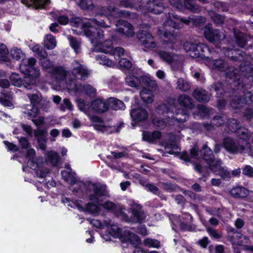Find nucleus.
<instances>
[{"label": "nucleus", "mask_w": 253, "mask_h": 253, "mask_svg": "<svg viewBox=\"0 0 253 253\" xmlns=\"http://www.w3.org/2000/svg\"><path fill=\"white\" fill-rule=\"evenodd\" d=\"M93 191L94 193L97 196H102L105 195L106 187L104 185L98 184H93Z\"/></svg>", "instance_id": "55"}, {"label": "nucleus", "mask_w": 253, "mask_h": 253, "mask_svg": "<svg viewBox=\"0 0 253 253\" xmlns=\"http://www.w3.org/2000/svg\"><path fill=\"white\" fill-rule=\"evenodd\" d=\"M69 41L70 45L74 49V51L77 53H79L81 51V42L76 37L69 35L67 37Z\"/></svg>", "instance_id": "36"}, {"label": "nucleus", "mask_w": 253, "mask_h": 253, "mask_svg": "<svg viewBox=\"0 0 253 253\" xmlns=\"http://www.w3.org/2000/svg\"><path fill=\"white\" fill-rule=\"evenodd\" d=\"M199 154L200 157L206 161L210 169L211 165H215V161H214L212 152L206 144L203 146L202 150H200L199 153L198 151L197 148L194 147L191 149L190 155L187 152H184L181 155L180 158L185 161L189 162L190 161V157L198 158Z\"/></svg>", "instance_id": "5"}, {"label": "nucleus", "mask_w": 253, "mask_h": 253, "mask_svg": "<svg viewBox=\"0 0 253 253\" xmlns=\"http://www.w3.org/2000/svg\"><path fill=\"white\" fill-rule=\"evenodd\" d=\"M157 110L158 113L163 115L170 125L174 124L176 122L178 123H183L186 121L188 117L187 112L180 109L176 110L174 116L173 110L166 104L159 106Z\"/></svg>", "instance_id": "3"}, {"label": "nucleus", "mask_w": 253, "mask_h": 253, "mask_svg": "<svg viewBox=\"0 0 253 253\" xmlns=\"http://www.w3.org/2000/svg\"><path fill=\"white\" fill-rule=\"evenodd\" d=\"M164 8L163 2L160 0H149L147 2V9L154 14H158L161 13Z\"/></svg>", "instance_id": "18"}, {"label": "nucleus", "mask_w": 253, "mask_h": 253, "mask_svg": "<svg viewBox=\"0 0 253 253\" xmlns=\"http://www.w3.org/2000/svg\"><path fill=\"white\" fill-rule=\"evenodd\" d=\"M116 31L127 37H132L134 35L133 26L127 21L119 20L117 21Z\"/></svg>", "instance_id": "15"}, {"label": "nucleus", "mask_w": 253, "mask_h": 253, "mask_svg": "<svg viewBox=\"0 0 253 253\" xmlns=\"http://www.w3.org/2000/svg\"><path fill=\"white\" fill-rule=\"evenodd\" d=\"M40 63L44 70H49L50 71L55 67L50 60L45 58L40 59Z\"/></svg>", "instance_id": "58"}, {"label": "nucleus", "mask_w": 253, "mask_h": 253, "mask_svg": "<svg viewBox=\"0 0 253 253\" xmlns=\"http://www.w3.org/2000/svg\"><path fill=\"white\" fill-rule=\"evenodd\" d=\"M78 89L89 95V96H94L95 94L96 90L91 85L89 84L79 85Z\"/></svg>", "instance_id": "45"}, {"label": "nucleus", "mask_w": 253, "mask_h": 253, "mask_svg": "<svg viewBox=\"0 0 253 253\" xmlns=\"http://www.w3.org/2000/svg\"><path fill=\"white\" fill-rule=\"evenodd\" d=\"M23 113L28 118H34L39 115V109L36 106L27 104L24 106Z\"/></svg>", "instance_id": "30"}, {"label": "nucleus", "mask_w": 253, "mask_h": 253, "mask_svg": "<svg viewBox=\"0 0 253 253\" xmlns=\"http://www.w3.org/2000/svg\"><path fill=\"white\" fill-rule=\"evenodd\" d=\"M252 69L251 65L248 62L242 63L240 65V70L243 75L245 76H250L249 74L252 73Z\"/></svg>", "instance_id": "52"}, {"label": "nucleus", "mask_w": 253, "mask_h": 253, "mask_svg": "<svg viewBox=\"0 0 253 253\" xmlns=\"http://www.w3.org/2000/svg\"><path fill=\"white\" fill-rule=\"evenodd\" d=\"M213 10L217 12L227 11L228 7L226 4L219 1H216L211 4Z\"/></svg>", "instance_id": "48"}, {"label": "nucleus", "mask_w": 253, "mask_h": 253, "mask_svg": "<svg viewBox=\"0 0 253 253\" xmlns=\"http://www.w3.org/2000/svg\"><path fill=\"white\" fill-rule=\"evenodd\" d=\"M119 65L127 70H130L132 64L131 62L126 58H122L119 60Z\"/></svg>", "instance_id": "62"}, {"label": "nucleus", "mask_w": 253, "mask_h": 253, "mask_svg": "<svg viewBox=\"0 0 253 253\" xmlns=\"http://www.w3.org/2000/svg\"><path fill=\"white\" fill-rule=\"evenodd\" d=\"M158 54L159 57L166 62L170 63L172 62L173 59V54L167 52L165 51H160Z\"/></svg>", "instance_id": "53"}, {"label": "nucleus", "mask_w": 253, "mask_h": 253, "mask_svg": "<svg viewBox=\"0 0 253 253\" xmlns=\"http://www.w3.org/2000/svg\"><path fill=\"white\" fill-rule=\"evenodd\" d=\"M126 82L128 86L137 87L140 84V80L137 77L128 75L126 78Z\"/></svg>", "instance_id": "43"}, {"label": "nucleus", "mask_w": 253, "mask_h": 253, "mask_svg": "<svg viewBox=\"0 0 253 253\" xmlns=\"http://www.w3.org/2000/svg\"><path fill=\"white\" fill-rule=\"evenodd\" d=\"M221 161L216 160L215 165H210V169L214 172H218V174L224 179H229L231 177V174L229 171L224 169L221 166Z\"/></svg>", "instance_id": "20"}, {"label": "nucleus", "mask_w": 253, "mask_h": 253, "mask_svg": "<svg viewBox=\"0 0 253 253\" xmlns=\"http://www.w3.org/2000/svg\"><path fill=\"white\" fill-rule=\"evenodd\" d=\"M140 96L142 100L147 103H150L153 101V96L150 90L143 89L140 92Z\"/></svg>", "instance_id": "42"}, {"label": "nucleus", "mask_w": 253, "mask_h": 253, "mask_svg": "<svg viewBox=\"0 0 253 253\" xmlns=\"http://www.w3.org/2000/svg\"><path fill=\"white\" fill-rule=\"evenodd\" d=\"M131 210L133 218L136 222L141 223L145 220L146 214L140 205L134 204L132 206Z\"/></svg>", "instance_id": "21"}, {"label": "nucleus", "mask_w": 253, "mask_h": 253, "mask_svg": "<svg viewBox=\"0 0 253 253\" xmlns=\"http://www.w3.org/2000/svg\"><path fill=\"white\" fill-rule=\"evenodd\" d=\"M92 109L97 113H102L108 109V104L101 99H96L91 104Z\"/></svg>", "instance_id": "25"}, {"label": "nucleus", "mask_w": 253, "mask_h": 253, "mask_svg": "<svg viewBox=\"0 0 253 253\" xmlns=\"http://www.w3.org/2000/svg\"><path fill=\"white\" fill-rule=\"evenodd\" d=\"M8 50L6 45L3 43H0V63L4 61L7 62L9 59L7 57Z\"/></svg>", "instance_id": "47"}, {"label": "nucleus", "mask_w": 253, "mask_h": 253, "mask_svg": "<svg viewBox=\"0 0 253 253\" xmlns=\"http://www.w3.org/2000/svg\"><path fill=\"white\" fill-rule=\"evenodd\" d=\"M183 48L191 57L201 58L204 61L211 52L210 48L204 43L196 44L186 42L184 43Z\"/></svg>", "instance_id": "6"}, {"label": "nucleus", "mask_w": 253, "mask_h": 253, "mask_svg": "<svg viewBox=\"0 0 253 253\" xmlns=\"http://www.w3.org/2000/svg\"><path fill=\"white\" fill-rule=\"evenodd\" d=\"M96 59L100 64L106 65L108 67H111L113 65L112 61L104 55L97 56Z\"/></svg>", "instance_id": "57"}, {"label": "nucleus", "mask_w": 253, "mask_h": 253, "mask_svg": "<svg viewBox=\"0 0 253 253\" xmlns=\"http://www.w3.org/2000/svg\"><path fill=\"white\" fill-rule=\"evenodd\" d=\"M100 14L87 21L83 22L79 17L73 18L70 21V24L73 27L78 28L81 27V31H77V30L73 29L74 33L80 35L83 32L84 35L88 37L92 44H96L97 41L104 38L105 36L104 31L93 27V25L103 28H110V25L106 23L104 19H100L102 15L105 16V18L108 19V16L114 18L127 17L130 16V13L126 10H120L116 7L114 5L110 4L108 7L102 6L99 8Z\"/></svg>", "instance_id": "1"}, {"label": "nucleus", "mask_w": 253, "mask_h": 253, "mask_svg": "<svg viewBox=\"0 0 253 253\" xmlns=\"http://www.w3.org/2000/svg\"><path fill=\"white\" fill-rule=\"evenodd\" d=\"M192 22L196 26H200L201 24L205 23L206 22V19L202 16H192Z\"/></svg>", "instance_id": "64"}, {"label": "nucleus", "mask_w": 253, "mask_h": 253, "mask_svg": "<svg viewBox=\"0 0 253 253\" xmlns=\"http://www.w3.org/2000/svg\"><path fill=\"white\" fill-rule=\"evenodd\" d=\"M28 164L31 169H36V175L40 178L45 177L46 174L49 172V170L47 169L42 170L41 169V166L40 164L34 163L33 161L28 162Z\"/></svg>", "instance_id": "32"}, {"label": "nucleus", "mask_w": 253, "mask_h": 253, "mask_svg": "<svg viewBox=\"0 0 253 253\" xmlns=\"http://www.w3.org/2000/svg\"><path fill=\"white\" fill-rule=\"evenodd\" d=\"M225 76L227 82L234 87H238L243 83L245 78L240 74L239 71L232 66H229L226 71Z\"/></svg>", "instance_id": "10"}, {"label": "nucleus", "mask_w": 253, "mask_h": 253, "mask_svg": "<svg viewBox=\"0 0 253 253\" xmlns=\"http://www.w3.org/2000/svg\"><path fill=\"white\" fill-rule=\"evenodd\" d=\"M210 90L211 91H214L216 92L217 97H220L224 93L222 84L220 83H216L210 86Z\"/></svg>", "instance_id": "50"}, {"label": "nucleus", "mask_w": 253, "mask_h": 253, "mask_svg": "<svg viewBox=\"0 0 253 253\" xmlns=\"http://www.w3.org/2000/svg\"><path fill=\"white\" fill-rule=\"evenodd\" d=\"M130 115L134 121L138 122L144 121L148 117L147 111L142 108L132 109L130 112Z\"/></svg>", "instance_id": "22"}, {"label": "nucleus", "mask_w": 253, "mask_h": 253, "mask_svg": "<svg viewBox=\"0 0 253 253\" xmlns=\"http://www.w3.org/2000/svg\"><path fill=\"white\" fill-rule=\"evenodd\" d=\"M27 96L30 100L31 105L34 106L40 104L42 99L41 93L38 91L32 93H27Z\"/></svg>", "instance_id": "37"}, {"label": "nucleus", "mask_w": 253, "mask_h": 253, "mask_svg": "<svg viewBox=\"0 0 253 253\" xmlns=\"http://www.w3.org/2000/svg\"><path fill=\"white\" fill-rule=\"evenodd\" d=\"M108 104V107L115 110H124L126 108V106L124 103L116 98L111 97L109 98L107 101Z\"/></svg>", "instance_id": "28"}, {"label": "nucleus", "mask_w": 253, "mask_h": 253, "mask_svg": "<svg viewBox=\"0 0 253 253\" xmlns=\"http://www.w3.org/2000/svg\"><path fill=\"white\" fill-rule=\"evenodd\" d=\"M59 161V157L58 154L53 151H48L47 153L46 161L44 163H50L53 166H56Z\"/></svg>", "instance_id": "35"}, {"label": "nucleus", "mask_w": 253, "mask_h": 253, "mask_svg": "<svg viewBox=\"0 0 253 253\" xmlns=\"http://www.w3.org/2000/svg\"><path fill=\"white\" fill-rule=\"evenodd\" d=\"M230 193L235 198H244L249 194V191L244 187L239 186L232 188Z\"/></svg>", "instance_id": "29"}, {"label": "nucleus", "mask_w": 253, "mask_h": 253, "mask_svg": "<svg viewBox=\"0 0 253 253\" xmlns=\"http://www.w3.org/2000/svg\"><path fill=\"white\" fill-rule=\"evenodd\" d=\"M22 2L28 7H33L35 8H43L50 2V0H21Z\"/></svg>", "instance_id": "23"}, {"label": "nucleus", "mask_w": 253, "mask_h": 253, "mask_svg": "<svg viewBox=\"0 0 253 253\" xmlns=\"http://www.w3.org/2000/svg\"><path fill=\"white\" fill-rule=\"evenodd\" d=\"M235 37L237 44L241 47H244L247 43V36L243 33H239L235 34Z\"/></svg>", "instance_id": "46"}, {"label": "nucleus", "mask_w": 253, "mask_h": 253, "mask_svg": "<svg viewBox=\"0 0 253 253\" xmlns=\"http://www.w3.org/2000/svg\"><path fill=\"white\" fill-rule=\"evenodd\" d=\"M113 55L115 58L118 60H120L121 56H125L128 57L129 56V53L126 52L125 50L121 47H117L112 51Z\"/></svg>", "instance_id": "44"}, {"label": "nucleus", "mask_w": 253, "mask_h": 253, "mask_svg": "<svg viewBox=\"0 0 253 253\" xmlns=\"http://www.w3.org/2000/svg\"><path fill=\"white\" fill-rule=\"evenodd\" d=\"M184 5L186 9L192 12L199 13L201 11V6L196 4V0H183Z\"/></svg>", "instance_id": "33"}, {"label": "nucleus", "mask_w": 253, "mask_h": 253, "mask_svg": "<svg viewBox=\"0 0 253 253\" xmlns=\"http://www.w3.org/2000/svg\"><path fill=\"white\" fill-rule=\"evenodd\" d=\"M158 34L163 35V43L166 44L165 48L172 49L173 45L177 41V35L173 31L168 29H158Z\"/></svg>", "instance_id": "12"}, {"label": "nucleus", "mask_w": 253, "mask_h": 253, "mask_svg": "<svg viewBox=\"0 0 253 253\" xmlns=\"http://www.w3.org/2000/svg\"><path fill=\"white\" fill-rule=\"evenodd\" d=\"M193 96L198 101L204 103L208 102L210 98L205 90L200 88L194 90Z\"/></svg>", "instance_id": "27"}, {"label": "nucleus", "mask_w": 253, "mask_h": 253, "mask_svg": "<svg viewBox=\"0 0 253 253\" xmlns=\"http://www.w3.org/2000/svg\"><path fill=\"white\" fill-rule=\"evenodd\" d=\"M171 68L174 71V76L177 78L176 82V88L180 90L183 92H186L190 88V84L189 83L182 77H178V73L182 72V66L181 63H178L176 64L175 62H172Z\"/></svg>", "instance_id": "9"}, {"label": "nucleus", "mask_w": 253, "mask_h": 253, "mask_svg": "<svg viewBox=\"0 0 253 253\" xmlns=\"http://www.w3.org/2000/svg\"><path fill=\"white\" fill-rule=\"evenodd\" d=\"M244 97H235L232 99L230 105L235 109L242 107L244 104L252 103V89L251 84H246L243 85Z\"/></svg>", "instance_id": "7"}, {"label": "nucleus", "mask_w": 253, "mask_h": 253, "mask_svg": "<svg viewBox=\"0 0 253 253\" xmlns=\"http://www.w3.org/2000/svg\"><path fill=\"white\" fill-rule=\"evenodd\" d=\"M223 146L227 151L231 154H241L252 155L251 145L246 141L235 140L230 137L225 138L223 140Z\"/></svg>", "instance_id": "4"}, {"label": "nucleus", "mask_w": 253, "mask_h": 253, "mask_svg": "<svg viewBox=\"0 0 253 253\" xmlns=\"http://www.w3.org/2000/svg\"><path fill=\"white\" fill-rule=\"evenodd\" d=\"M77 2L82 9L85 10H92L93 7L91 0H78Z\"/></svg>", "instance_id": "51"}, {"label": "nucleus", "mask_w": 253, "mask_h": 253, "mask_svg": "<svg viewBox=\"0 0 253 253\" xmlns=\"http://www.w3.org/2000/svg\"><path fill=\"white\" fill-rule=\"evenodd\" d=\"M235 132L237 133L238 137H239V141L243 142V141H247L251 136V133L250 132L248 129L245 127H240Z\"/></svg>", "instance_id": "40"}, {"label": "nucleus", "mask_w": 253, "mask_h": 253, "mask_svg": "<svg viewBox=\"0 0 253 253\" xmlns=\"http://www.w3.org/2000/svg\"><path fill=\"white\" fill-rule=\"evenodd\" d=\"M44 46L47 49H52L56 46L55 37L51 34H47L43 41Z\"/></svg>", "instance_id": "38"}, {"label": "nucleus", "mask_w": 253, "mask_h": 253, "mask_svg": "<svg viewBox=\"0 0 253 253\" xmlns=\"http://www.w3.org/2000/svg\"><path fill=\"white\" fill-rule=\"evenodd\" d=\"M124 236L126 240L130 242L134 246L140 244V240L137 235L128 230H126L124 232Z\"/></svg>", "instance_id": "34"}, {"label": "nucleus", "mask_w": 253, "mask_h": 253, "mask_svg": "<svg viewBox=\"0 0 253 253\" xmlns=\"http://www.w3.org/2000/svg\"><path fill=\"white\" fill-rule=\"evenodd\" d=\"M161 132L159 131H155L153 132L149 131L143 133V139L149 143H154L161 137Z\"/></svg>", "instance_id": "31"}, {"label": "nucleus", "mask_w": 253, "mask_h": 253, "mask_svg": "<svg viewBox=\"0 0 253 253\" xmlns=\"http://www.w3.org/2000/svg\"><path fill=\"white\" fill-rule=\"evenodd\" d=\"M10 53L12 57L17 60L23 59L25 56L24 53L22 51L21 49L16 47L13 48L11 50Z\"/></svg>", "instance_id": "54"}, {"label": "nucleus", "mask_w": 253, "mask_h": 253, "mask_svg": "<svg viewBox=\"0 0 253 253\" xmlns=\"http://www.w3.org/2000/svg\"><path fill=\"white\" fill-rule=\"evenodd\" d=\"M226 125L232 132H236L239 127V122L234 119H227Z\"/></svg>", "instance_id": "49"}, {"label": "nucleus", "mask_w": 253, "mask_h": 253, "mask_svg": "<svg viewBox=\"0 0 253 253\" xmlns=\"http://www.w3.org/2000/svg\"><path fill=\"white\" fill-rule=\"evenodd\" d=\"M167 122L169 123V122L167 121H165L164 119L156 117L154 118L152 120V123L154 126L159 128H163L166 126Z\"/></svg>", "instance_id": "59"}, {"label": "nucleus", "mask_w": 253, "mask_h": 253, "mask_svg": "<svg viewBox=\"0 0 253 253\" xmlns=\"http://www.w3.org/2000/svg\"><path fill=\"white\" fill-rule=\"evenodd\" d=\"M177 101L179 104L185 108L191 109L194 107L192 99L185 94L180 95L178 97Z\"/></svg>", "instance_id": "26"}, {"label": "nucleus", "mask_w": 253, "mask_h": 253, "mask_svg": "<svg viewBox=\"0 0 253 253\" xmlns=\"http://www.w3.org/2000/svg\"><path fill=\"white\" fill-rule=\"evenodd\" d=\"M34 135L38 139L40 137H47V131L45 129L38 128L34 131Z\"/></svg>", "instance_id": "63"}, {"label": "nucleus", "mask_w": 253, "mask_h": 253, "mask_svg": "<svg viewBox=\"0 0 253 253\" xmlns=\"http://www.w3.org/2000/svg\"><path fill=\"white\" fill-rule=\"evenodd\" d=\"M91 120L95 123L93 126L95 129L107 134L119 131V128L121 127L120 126L116 129L115 127L107 126L105 125L103 121L97 116H93Z\"/></svg>", "instance_id": "14"}, {"label": "nucleus", "mask_w": 253, "mask_h": 253, "mask_svg": "<svg viewBox=\"0 0 253 253\" xmlns=\"http://www.w3.org/2000/svg\"><path fill=\"white\" fill-rule=\"evenodd\" d=\"M73 69L72 73L77 79L85 80L89 75L88 70L77 61H74L72 64Z\"/></svg>", "instance_id": "16"}, {"label": "nucleus", "mask_w": 253, "mask_h": 253, "mask_svg": "<svg viewBox=\"0 0 253 253\" xmlns=\"http://www.w3.org/2000/svg\"><path fill=\"white\" fill-rule=\"evenodd\" d=\"M204 36L210 42L217 46L225 38L224 34L218 30H213L211 24H207L205 28Z\"/></svg>", "instance_id": "8"}, {"label": "nucleus", "mask_w": 253, "mask_h": 253, "mask_svg": "<svg viewBox=\"0 0 253 253\" xmlns=\"http://www.w3.org/2000/svg\"><path fill=\"white\" fill-rule=\"evenodd\" d=\"M209 15L213 22L218 25L222 24L224 20V17L214 13L213 11L209 12Z\"/></svg>", "instance_id": "56"}, {"label": "nucleus", "mask_w": 253, "mask_h": 253, "mask_svg": "<svg viewBox=\"0 0 253 253\" xmlns=\"http://www.w3.org/2000/svg\"><path fill=\"white\" fill-rule=\"evenodd\" d=\"M143 243L145 246L150 247L158 248L160 246V242L157 240L150 238H147L145 239L144 240Z\"/></svg>", "instance_id": "60"}, {"label": "nucleus", "mask_w": 253, "mask_h": 253, "mask_svg": "<svg viewBox=\"0 0 253 253\" xmlns=\"http://www.w3.org/2000/svg\"><path fill=\"white\" fill-rule=\"evenodd\" d=\"M142 83H144L145 84L152 89H155L157 88V84L155 81L150 80L147 77H143L142 79Z\"/></svg>", "instance_id": "61"}, {"label": "nucleus", "mask_w": 253, "mask_h": 253, "mask_svg": "<svg viewBox=\"0 0 253 253\" xmlns=\"http://www.w3.org/2000/svg\"><path fill=\"white\" fill-rule=\"evenodd\" d=\"M205 64L210 69L219 72H225L229 67L228 63L222 58L211 59L206 58L205 60Z\"/></svg>", "instance_id": "13"}, {"label": "nucleus", "mask_w": 253, "mask_h": 253, "mask_svg": "<svg viewBox=\"0 0 253 253\" xmlns=\"http://www.w3.org/2000/svg\"><path fill=\"white\" fill-rule=\"evenodd\" d=\"M36 60L34 58H30L27 61H23L20 66L21 72L26 76L22 81L18 74H12L10 76L12 84L17 86H23L28 89H31L33 85L35 84V78L39 75V70L35 67Z\"/></svg>", "instance_id": "2"}, {"label": "nucleus", "mask_w": 253, "mask_h": 253, "mask_svg": "<svg viewBox=\"0 0 253 253\" xmlns=\"http://www.w3.org/2000/svg\"><path fill=\"white\" fill-rule=\"evenodd\" d=\"M227 118L226 115L224 114H219L214 117L212 119V123L213 125H214L215 127L222 126L226 124Z\"/></svg>", "instance_id": "39"}, {"label": "nucleus", "mask_w": 253, "mask_h": 253, "mask_svg": "<svg viewBox=\"0 0 253 253\" xmlns=\"http://www.w3.org/2000/svg\"><path fill=\"white\" fill-rule=\"evenodd\" d=\"M75 174L73 171H69L68 170H62L61 171L62 177L67 182L71 185L74 184L76 182Z\"/></svg>", "instance_id": "41"}, {"label": "nucleus", "mask_w": 253, "mask_h": 253, "mask_svg": "<svg viewBox=\"0 0 253 253\" xmlns=\"http://www.w3.org/2000/svg\"><path fill=\"white\" fill-rule=\"evenodd\" d=\"M49 72L57 81H63L67 76L66 71L61 66L54 67Z\"/></svg>", "instance_id": "24"}, {"label": "nucleus", "mask_w": 253, "mask_h": 253, "mask_svg": "<svg viewBox=\"0 0 253 253\" xmlns=\"http://www.w3.org/2000/svg\"><path fill=\"white\" fill-rule=\"evenodd\" d=\"M108 39L106 40L103 42L97 44L94 47L93 51L103 52L105 53H111L113 49V45L112 40L110 39L113 38V32L111 31H108Z\"/></svg>", "instance_id": "17"}, {"label": "nucleus", "mask_w": 253, "mask_h": 253, "mask_svg": "<svg viewBox=\"0 0 253 253\" xmlns=\"http://www.w3.org/2000/svg\"><path fill=\"white\" fill-rule=\"evenodd\" d=\"M232 238V241L233 244H237L240 246H243L244 249L245 250H253V247L248 245L251 243L250 240L248 237L243 236L240 234H237V235L233 236Z\"/></svg>", "instance_id": "19"}, {"label": "nucleus", "mask_w": 253, "mask_h": 253, "mask_svg": "<svg viewBox=\"0 0 253 253\" xmlns=\"http://www.w3.org/2000/svg\"><path fill=\"white\" fill-rule=\"evenodd\" d=\"M137 38L145 47L153 49L156 47L154 37L150 33L148 29H140L138 32Z\"/></svg>", "instance_id": "11"}]
</instances>
